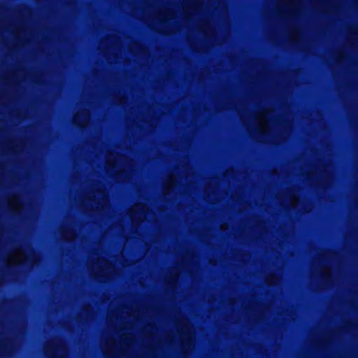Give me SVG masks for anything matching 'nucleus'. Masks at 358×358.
I'll use <instances>...</instances> for the list:
<instances>
[{"label": "nucleus", "instance_id": "obj_1", "mask_svg": "<svg viewBox=\"0 0 358 358\" xmlns=\"http://www.w3.org/2000/svg\"><path fill=\"white\" fill-rule=\"evenodd\" d=\"M48 357L50 358H55V355H50V356H48Z\"/></svg>", "mask_w": 358, "mask_h": 358}]
</instances>
